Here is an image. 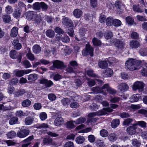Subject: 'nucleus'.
Here are the masks:
<instances>
[{"label":"nucleus","mask_w":147,"mask_h":147,"mask_svg":"<svg viewBox=\"0 0 147 147\" xmlns=\"http://www.w3.org/2000/svg\"><path fill=\"white\" fill-rule=\"evenodd\" d=\"M59 39L63 42L65 43L69 42L70 41L69 37L66 35H64L63 36H60Z\"/></svg>","instance_id":"nucleus-38"},{"label":"nucleus","mask_w":147,"mask_h":147,"mask_svg":"<svg viewBox=\"0 0 147 147\" xmlns=\"http://www.w3.org/2000/svg\"><path fill=\"white\" fill-rule=\"evenodd\" d=\"M144 86V84L142 82L137 81L134 83L133 89L134 90H138L140 92L143 91Z\"/></svg>","instance_id":"nucleus-6"},{"label":"nucleus","mask_w":147,"mask_h":147,"mask_svg":"<svg viewBox=\"0 0 147 147\" xmlns=\"http://www.w3.org/2000/svg\"><path fill=\"white\" fill-rule=\"evenodd\" d=\"M53 66L57 69H63L65 67L63 63L58 60L53 61Z\"/></svg>","instance_id":"nucleus-11"},{"label":"nucleus","mask_w":147,"mask_h":147,"mask_svg":"<svg viewBox=\"0 0 147 147\" xmlns=\"http://www.w3.org/2000/svg\"><path fill=\"white\" fill-rule=\"evenodd\" d=\"M129 45L132 48L136 49L140 46V43L136 40H132L130 42Z\"/></svg>","instance_id":"nucleus-18"},{"label":"nucleus","mask_w":147,"mask_h":147,"mask_svg":"<svg viewBox=\"0 0 147 147\" xmlns=\"http://www.w3.org/2000/svg\"><path fill=\"white\" fill-rule=\"evenodd\" d=\"M22 11L21 9H17L13 13V17L18 19L21 17V13Z\"/></svg>","instance_id":"nucleus-32"},{"label":"nucleus","mask_w":147,"mask_h":147,"mask_svg":"<svg viewBox=\"0 0 147 147\" xmlns=\"http://www.w3.org/2000/svg\"><path fill=\"white\" fill-rule=\"evenodd\" d=\"M98 65L100 68L105 69H106L108 66L107 62L106 60L101 61L98 62Z\"/></svg>","instance_id":"nucleus-23"},{"label":"nucleus","mask_w":147,"mask_h":147,"mask_svg":"<svg viewBox=\"0 0 147 147\" xmlns=\"http://www.w3.org/2000/svg\"><path fill=\"white\" fill-rule=\"evenodd\" d=\"M22 63L23 66L26 68H28L32 66L30 62L27 60H24L22 62Z\"/></svg>","instance_id":"nucleus-46"},{"label":"nucleus","mask_w":147,"mask_h":147,"mask_svg":"<svg viewBox=\"0 0 147 147\" xmlns=\"http://www.w3.org/2000/svg\"><path fill=\"white\" fill-rule=\"evenodd\" d=\"M18 121V118L17 117H14L11 118L9 120V124L11 125L15 124L17 123Z\"/></svg>","instance_id":"nucleus-48"},{"label":"nucleus","mask_w":147,"mask_h":147,"mask_svg":"<svg viewBox=\"0 0 147 147\" xmlns=\"http://www.w3.org/2000/svg\"><path fill=\"white\" fill-rule=\"evenodd\" d=\"M8 138L12 139L15 137L16 136V133L13 131H11L8 132L6 134Z\"/></svg>","instance_id":"nucleus-40"},{"label":"nucleus","mask_w":147,"mask_h":147,"mask_svg":"<svg viewBox=\"0 0 147 147\" xmlns=\"http://www.w3.org/2000/svg\"><path fill=\"white\" fill-rule=\"evenodd\" d=\"M100 134L103 137H106L108 136L109 134L108 131L105 129H102L100 131Z\"/></svg>","instance_id":"nucleus-50"},{"label":"nucleus","mask_w":147,"mask_h":147,"mask_svg":"<svg viewBox=\"0 0 147 147\" xmlns=\"http://www.w3.org/2000/svg\"><path fill=\"white\" fill-rule=\"evenodd\" d=\"M139 53L142 56H146L147 55V49L141 48L140 50Z\"/></svg>","instance_id":"nucleus-53"},{"label":"nucleus","mask_w":147,"mask_h":147,"mask_svg":"<svg viewBox=\"0 0 147 147\" xmlns=\"http://www.w3.org/2000/svg\"><path fill=\"white\" fill-rule=\"evenodd\" d=\"M94 49L88 43L86 44L85 49H83L82 51V54L84 56H86L88 55H90L92 57L93 56Z\"/></svg>","instance_id":"nucleus-4"},{"label":"nucleus","mask_w":147,"mask_h":147,"mask_svg":"<svg viewBox=\"0 0 147 147\" xmlns=\"http://www.w3.org/2000/svg\"><path fill=\"white\" fill-rule=\"evenodd\" d=\"M87 74L89 76L92 77H97V76L94 73V71L92 69H89L87 71Z\"/></svg>","instance_id":"nucleus-51"},{"label":"nucleus","mask_w":147,"mask_h":147,"mask_svg":"<svg viewBox=\"0 0 147 147\" xmlns=\"http://www.w3.org/2000/svg\"><path fill=\"white\" fill-rule=\"evenodd\" d=\"M120 121L119 119H113L111 122V126L114 128H116L119 124Z\"/></svg>","instance_id":"nucleus-34"},{"label":"nucleus","mask_w":147,"mask_h":147,"mask_svg":"<svg viewBox=\"0 0 147 147\" xmlns=\"http://www.w3.org/2000/svg\"><path fill=\"white\" fill-rule=\"evenodd\" d=\"M55 32L59 34H63L64 33V31L60 28L57 27L54 28Z\"/></svg>","instance_id":"nucleus-62"},{"label":"nucleus","mask_w":147,"mask_h":147,"mask_svg":"<svg viewBox=\"0 0 147 147\" xmlns=\"http://www.w3.org/2000/svg\"><path fill=\"white\" fill-rule=\"evenodd\" d=\"M91 90L95 93H101L102 94L104 95H107V93L104 91V89H103V86L102 88L95 87L92 88Z\"/></svg>","instance_id":"nucleus-13"},{"label":"nucleus","mask_w":147,"mask_h":147,"mask_svg":"<svg viewBox=\"0 0 147 147\" xmlns=\"http://www.w3.org/2000/svg\"><path fill=\"white\" fill-rule=\"evenodd\" d=\"M16 116L21 117H22L27 116L28 115V113L26 111V112H23L21 110L17 111L16 113Z\"/></svg>","instance_id":"nucleus-30"},{"label":"nucleus","mask_w":147,"mask_h":147,"mask_svg":"<svg viewBox=\"0 0 147 147\" xmlns=\"http://www.w3.org/2000/svg\"><path fill=\"white\" fill-rule=\"evenodd\" d=\"M133 10L135 12L138 13H142L144 12V10L141 8L139 5H134L133 6Z\"/></svg>","instance_id":"nucleus-24"},{"label":"nucleus","mask_w":147,"mask_h":147,"mask_svg":"<svg viewBox=\"0 0 147 147\" xmlns=\"http://www.w3.org/2000/svg\"><path fill=\"white\" fill-rule=\"evenodd\" d=\"M78 68V64L76 61H72L70 62L67 71L69 73L75 72V70Z\"/></svg>","instance_id":"nucleus-5"},{"label":"nucleus","mask_w":147,"mask_h":147,"mask_svg":"<svg viewBox=\"0 0 147 147\" xmlns=\"http://www.w3.org/2000/svg\"><path fill=\"white\" fill-rule=\"evenodd\" d=\"M92 42L94 45L99 46L101 45V41L96 38H94L92 40Z\"/></svg>","instance_id":"nucleus-41"},{"label":"nucleus","mask_w":147,"mask_h":147,"mask_svg":"<svg viewBox=\"0 0 147 147\" xmlns=\"http://www.w3.org/2000/svg\"><path fill=\"white\" fill-rule=\"evenodd\" d=\"M42 20V17L40 15H35L34 18L33 20L35 22L37 25L40 24Z\"/></svg>","instance_id":"nucleus-27"},{"label":"nucleus","mask_w":147,"mask_h":147,"mask_svg":"<svg viewBox=\"0 0 147 147\" xmlns=\"http://www.w3.org/2000/svg\"><path fill=\"white\" fill-rule=\"evenodd\" d=\"M34 127L38 129H43L49 127V125L47 123H42L37 124L34 125Z\"/></svg>","instance_id":"nucleus-26"},{"label":"nucleus","mask_w":147,"mask_h":147,"mask_svg":"<svg viewBox=\"0 0 147 147\" xmlns=\"http://www.w3.org/2000/svg\"><path fill=\"white\" fill-rule=\"evenodd\" d=\"M136 126L137 125H138L142 127H145L146 126V123L143 121H140L137 122L136 123Z\"/></svg>","instance_id":"nucleus-58"},{"label":"nucleus","mask_w":147,"mask_h":147,"mask_svg":"<svg viewBox=\"0 0 147 147\" xmlns=\"http://www.w3.org/2000/svg\"><path fill=\"white\" fill-rule=\"evenodd\" d=\"M113 70L110 68H107L103 73V76L105 77H111L113 74Z\"/></svg>","instance_id":"nucleus-16"},{"label":"nucleus","mask_w":147,"mask_h":147,"mask_svg":"<svg viewBox=\"0 0 147 147\" xmlns=\"http://www.w3.org/2000/svg\"><path fill=\"white\" fill-rule=\"evenodd\" d=\"M127 23L131 25L134 22V20L131 16H128L125 19Z\"/></svg>","instance_id":"nucleus-55"},{"label":"nucleus","mask_w":147,"mask_h":147,"mask_svg":"<svg viewBox=\"0 0 147 147\" xmlns=\"http://www.w3.org/2000/svg\"><path fill=\"white\" fill-rule=\"evenodd\" d=\"M70 100L68 98H65L61 100V102L62 104L64 106H67L70 103Z\"/></svg>","instance_id":"nucleus-47"},{"label":"nucleus","mask_w":147,"mask_h":147,"mask_svg":"<svg viewBox=\"0 0 147 147\" xmlns=\"http://www.w3.org/2000/svg\"><path fill=\"white\" fill-rule=\"evenodd\" d=\"M31 104V101L28 99L24 100L22 103V105L24 107H28Z\"/></svg>","instance_id":"nucleus-44"},{"label":"nucleus","mask_w":147,"mask_h":147,"mask_svg":"<svg viewBox=\"0 0 147 147\" xmlns=\"http://www.w3.org/2000/svg\"><path fill=\"white\" fill-rule=\"evenodd\" d=\"M85 140V139L84 137L79 136L76 138L75 141L77 144H80L83 143Z\"/></svg>","instance_id":"nucleus-37"},{"label":"nucleus","mask_w":147,"mask_h":147,"mask_svg":"<svg viewBox=\"0 0 147 147\" xmlns=\"http://www.w3.org/2000/svg\"><path fill=\"white\" fill-rule=\"evenodd\" d=\"M88 141L90 143H94L95 140V136L93 135H90L88 137Z\"/></svg>","instance_id":"nucleus-63"},{"label":"nucleus","mask_w":147,"mask_h":147,"mask_svg":"<svg viewBox=\"0 0 147 147\" xmlns=\"http://www.w3.org/2000/svg\"><path fill=\"white\" fill-rule=\"evenodd\" d=\"M114 19L111 17H108L106 20V24L108 26H112L113 24Z\"/></svg>","instance_id":"nucleus-42"},{"label":"nucleus","mask_w":147,"mask_h":147,"mask_svg":"<svg viewBox=\"0 0 147 147\" xmlns=\"http://www.w3.org/2000/svg\"><path fill=\"white\" fill-rule=\"evenodd\" d=\"M18 28L16 27H14L11 30L10 36L13 37H16L18 32Z\"/></svg>","instance_id":"nucleus-25"},{"label":"nucleus","mask_w":147,"mask_h":147,"mask_svg":"<svg viewBox=\"0 0 147 147\" xmlns=\"http://www.w3.org/2000/svg\"><path fill=\"white\" fill-rule=\"evenodd\" d=\"M121 22L120 20L117 19H114L113 25L114 26L118 27L121 26Z\"/></svg>","instance_id":"nucleus-60"},{"label":"nucleus","mask_w":147,"mask_h":147,"mask_svg":"<svg viewBox=\"0 0 147 147\" xmlns=\"http://www.w3.org/2000/svg\"><path fill=\"white\" fill-rule=\"evenodd\" d=\"M108 138L109 140L112 142L115 141L117 138V136L115 133H112L109 134Z\"/></svg>","instance_id":"nucleus-39"},{"label":"nucleus","mask_w":147,"mask_h":147,"mask_svg":"<svg viewBox=\"0 0 147 147\" xmlns=\"http://www.w3.org/2000/svg\"><path fill=\"white\" fill-rule=\"evenodd\" d=\"M64 122V121L63 118L61 117H59L55 119L54 124L56 126H59L63 124Z\"/></svg>","instance_id":"nucleus-19"},{"label":"nucleus","mask_w":147,"mask_h":147,"mask_svg":"<svg viewBox=\"0 0 147 147\" xmlns=\"http://www.w3.org/2000/svg\"><path fill=\"white\" fill-rule=\"evenodd\" d=\"M26 92L24 89H21L16 92L15 96L16 97H19L23 95Z\"/></svg>","instance_id":"nucleus-43"},{"label":"nucleus","mask_w":147,"mask_h":147,"mask_svg":"<svg viewBox=\"0 0 147 147\" xmlns=\"http://www.w3.org/2000/svg\"><path fill=\"white\" fill-rule=\"evenodd\" d=\"M12 44L14 49L17 50H20L22 47L21 44L19 43L18 40L17 39L13 40Z\"/></svg>","instance_id":"nucleus-20"},{"label":"nucleus","mask_w":147,"mask_h":147,"mask_svg":"<svg viewBox=\"0 0 147 147\" xmlns=\"http://www.w3.org/2000/svg\"><path fill=\"white\" fill-rule=\"evenodd\" d=\"M52 139L51 138H44L43 140V143L44 144H51L52 142Z\"/></svg>","instance_id":"nucleus-52"},{"label":"nucleus","mask_w":147,"mask_h":147,"mask_svg":"<svg viewBox=\"0 0 147 147\" xmlns=\"http://www.w3.org/2000/svg\"><path fill=\"white\" fill-rule=\"evenodd\" d=\"M86 121V119L82 117H80L76 121L74 122L76 124H79L84 123Z\"/></svg>","instance_id":"nucleus-49"},{"label":"nucleus","mask_w":147,"mask_h":147,"mask_svg":"<svg viewBox=\"0 0 147 147\" xmlns=\"http://www.w3.org/2000/svg\"><path fill=\"white\" fill-rule=\"evenodd\" d=\"M34 139V136L32 135L29 137L27 138L23 141V143L30 145L31 144V141Z\"/></svg>","instance_id":"nucleus-36"},{"label":"nucleus","mask_w":147,"mask_h":147,"mask_svg":"<svg viewBox=\"0 0 147 147\" xmlns=\"http://www.w3.org/2000/svg\"><path fill=\"white\" fill-rule=\"evenodd\" d=\"M10 57L13 59H17L18 61L20 63L21 61L22 56L21 54H18L17 52L14 50L10 51L9 53Z\"/></svg>","instance_id":"nucleus-7"},{"label":"nucleus","mask_w":147,"mask_h":147,"mask_svg":"<svg viewBox=\"0 0 147 147\" xmlns=\"http://www.w3.org/2000/svg\"><path fill=\"white\" fill-rule=\"evenodd\" d=\"M103 89H104V91H107L110 94L112 95L115 94L116 92V90L110 87L108 84H105L103 86Z\"/></svg>","instance_id":"nucleus-12"},{"label":"nucleus","mask_w":147,"mask_h":147,"mask_svg":"<svg viewBox=\"0 0 147 147\" xmlns=\"http://www.w3.org/2000/svg\"><path fill=\"white\" fill-rule=\"evenodd\" d=\"M132 144L134 146L139 147L141 143L137 139H134L132 140Z\"/></svg>","instance_id":"nucleus-64"},{"label":"nucleus","mask_w":147,"mask_h":147,"mask_svg":"<svg viewBox=\"0 0 147 147\" xmlns=\"http://www.w3.org/2000/svg\"><path fill=\"white\" fill-rule=\"evenodd\" d=\"M32 49L34 53L38 54L41 51V47L38 45H35L33 46Z\"/></svg>","instance_id":"nucleus-28"},{"label":"nucleus","mask_w":147,"mask_h":147,"mask_svg":"<svg viewBox=\"0 0 147 147\" xmlns=\"http://www.w3.org/2000/svg\"><path fill=\"white\" fill-rule=\"evenodd\" d=\"M110 42L111 45H115L118 49H123L125 45L124 41L117 38L111 39L110 40Z\"/></svg>","instance_id":"nucleus-3"},{"label":"nucleus","mask_w":147,"mask_h":147,"mask_svg":"<svg viewBox=\"0 0 147 147\" xmlns=\"http://www.w3.org/2000/svg\"><path fill=\"white\" fill-rule=\"evenodd\" d=\"M127 68L130 71H133L140 69V63L133 59H129L125 62Z\"/></svg>","instance_id":"nucleus-1"},{"label":"nucleus","mask_w":147,"mask_h":147,"mask_svg":"<svg viewBox=\"0 0 147 147\" xmlns=\"http://www.w3.org/2000/svg\"><path fill=\"white\" fill-rule=\"evenodd\" d=\"M74 121H72L67 122L66 124V127L68 128L72 129L75 127L73 123Z\"/></svg>","instance_id":"nucleus-56"},{"label":"nucleus","mask_w":147,"mask_h":147,"mask_svg":"<svg viewBox=\"0 0 147 147\" xmlns=\"http://www.w3.org/2000/svg\"><path fill=\"white\" fill-rule=\"evenodd\" d=\"M39 83L40 84L44 85L45 87L47 88L51 87L53 84L52 81L45 78H43L39 80Z\"/></svg>","instance_id":"nucleus-8"},{"label":"nucleus","mask_w":147,"mask_h":147,"mask_svg":"<svg viewBox=\"0 0 147 147\" xmlns=\"http://www.w3.org/2000/svg\"><path fill=\"white\" fill-rule=\"evenodd\" d=\"M34 120V118L31 116H28L25 118L24 123L26 125H31L32 124Z\"/></svg>","instance_id":"nucleus-22"},{"label":"nucleus","mask_w":147,"mask_h":147,"mask_svg":"<svg viewBox=\"0 0 147 147\" xmlns=\"http://www.w3.org/2000/svg\"><path fill=\"white\" fill-rule=\"evenodd\" d=\"M29 130L24 129L18 131L17 133L18 136L20 138H25L29 134Z\"/></svg>","instance_id":"nucleus-10"},{"label":"nucleus","mask_w":147,"mask_h":147,"mask_svg":"<svg viewBox=\"0 0 147 147\" xmlns=\"http://www.w3.org/2000/svg\"><path fill=\"white\" fill-rule=\"evenodd\" d=\"M2 18L3 22L6 23H9L11 20V17L8 15H3Z\"/></svg>","instance_id":"nucleus-45"},{"label":"nucleus","mask_w":147,"mask_h":147,"mask_svg":"<svg viewBox=\"0 0 147 147\" xmlns=\"http://www.w3.org/2000/svg\"><path fill=\"white\" fill-rule=\"evenodd\" d=\"M46 36L49 38H53L55 36V32L54 31L51 29L47 30L46 32Z\"/></svg>","instance_id":"nucleus-35"},{"label":"nucleus","mask_w":147,"mask_h":147,"mask_svg":"<svg viewBox=\"0 0 147 147\" xmlns=\"http://www.w3.org/2000/svg\"><path fill=\"white\" fill-rule=\"evenodd\" d=\"M141 96L139 94H135L132 96L130 98V101L131 102H137L139 100H141Z\"/></svg>","instance_id":"nucleus-15"},{"label":"nucleus","mask_w":147,"mask_h":147,"mask_svg":"<svg viewBox=\"0 0 147 147\" xmlns=\"http://www.w3.org/2000/svg\"><path fill=\"white\" fill-rule=\"evenodd\" d=\"M34 9L36 10H39L41 8V3L38 2H36L33 5Z\"/></svg>","instance_id":"nucleus-54"},{"label":"nucleus","mask_w":147,"mask_h":147,"mask_svg":"<svg viewBox=\"0 0 147 147\" xmlns=\"http://www.w3.org/2000/svg\"><path fill=\"white\" fill-rule=\"evenodd\" d=\"M14 72L16 76L18 77H21L23 76L24 75H25L24 69L23 70L16 69L14 71Z\"/></svg>","instance_id":"nucleus-29"},{"label":"nucleus","mask_w":147,"mask_h":147,"mask_svg":"<svg viewBox=\"0 0 147 147\" xmlns=\"http://www.w3.org/2000/svg\"><path fill=\"white\" fill-rule=\"evenodd\" d=\"M136 124L127 127V133L130 135H132L134 134L136 132Z\"/></svg>","instance_id":"nucleus-14"},{"label":"nucleus","mask_w":147,"mask_h":147,"mask_svg":"<svg viewBox=\"0 0 147 147\" xmlns=\"http://www.w3.org/2000/svg\"><path fill=\"white\" fill-rule=\"evenodd\" d=\"M129 87L128 85L125 83L120 84L118 86V88L121 92H123L127 91L129 89Z\"/></svg>","instance_id":"nucleus-17"},{"label":"nucleus","mask_w":147,"mask_h":147,"mask_svg":"<svg viewBox=\"0 0 147 147\" xmlns=\"http://www.w3.org/2000/svg\"><path fill=\"white\" fill-rule=\"evenodd\" d=\"M133 121L132 119L127 118L125 119L123 122V124L124 125L128 126Z\"/></svg>","instance_id":"nucleus-57"},{"label":"nucleus","mask_w":147,"mask_h":147,"mask_svg":"<svg viewBox=\"0 0 147 147\" xmlns=\"http://www.w3.org/2000/svg\"><path fill=\"white\" fill-rule=\"evenodd\" d=\"M38 78V75L36 74H34L29 75L28 76V79L29 81L32 82L36 80Z\"/></svg>","instance_id":"nucleus-31"},{"label":"nucleus","mask_w":147,"mask_h":147,"mask_svg":"<svg viewBox=\"0 0 147 147\" xmlns=\"http://www.w3.org/2000/svg\"><path fill=\"white\" fill-rule=\"evenodd\" d=\"M113 36V33L111 31H109L106 33L104 34L105 38L107 39L111 38Z\"/></svg>","instance_id":"nucleus-61"},{"label":"nucleus","mask_w":147,"mask_h":147,"mask_svg":"<svg viewBox=\"0 0 147 147\" xmlns=\"http://www.w3.org/2000/svg\"><path fill=\"white\" fill-rule=\"evenodd\" d=\"M113 111V110L110 108H105L97 112L89 113L88 115V116L91 117L96 115H105L107 114L108 113L111 112Z\"/></svg>","instance_id":"nucleus-2"},{"label":"nucleus","mask_w":147,"mask_h":147,"mask_svg":"<svg viewBox=\"0 0 147 147\" xmlns=\"http://www.w3.org/2000/svg\"><path fill=\"white\" fill-rule=\"evenodd\" d=\"M36 14H35L34 12L33 11H30L27 13L26 15V17L28 20H33L34 18V17Z\"/></svg>","instance_id":"nucleus-33"},{"label":"nucleus","mask_w":147,"mask_h":147,"mask_svg":"<svg viewBox=\"0 0 147 147\" xmlns=\"http://www.w3.org/2000/svg\"><path fill=\"white\" fill-rule=\"evenodd\" d=\"M62 21V23L66 26L71 27L74 25L72 21L67 17H63Z\"/></svg>","instance_id":"nucleus-9"},{"label":"nucleus","mask_w":147,"mask_h":147,"mask_svg":"<svg viewBox=\"0 0 147 147\" xmlns=\"http://www.w3.org/2000/svg\"><path fill=\"white\" fill-rule=\"evenodd\" d=\"M82 10L78 9H74L73 12V15L76 18H80L82 15Z\"/></svg>","instance_id":"nucleus-21"},{"label":"nucleus","mask_w":147,"mask_h":147,"mask_svg":"<svg viewBox=\"0 0 147 147\" xmlns=\"http://www.w3.org/2000/svg\"><path fill=\"white\" fill-rule=\"evenodd\" d=\"M26 57L32 61H34L35 59L34 55L30 51H29L27 54Z\"/></svg>","instance_id":"nucleus-59"}]
</instances>
